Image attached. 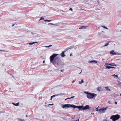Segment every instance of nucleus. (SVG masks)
I'll list each match as a JSON object with an SVG mask.
<instances>
[{"label":"nucleus","instance_id":"17","mask_svg":"<svg viewBox=\"0 0 121 121\" xmlns=\"http://www.w3.org/2000/svg\"><path fill=\"white\" fill-rule=\"evenodd\" d=\"M84 82V81L82 79L81 80V81H79L78 83L79 84H81L82 83H83Z\"/></svg>","mask_w":121,"mask_h":121},{"label":"nucleus","instance_id":"44","mask_svg":"<svg viewBox=\"0 0 121 121\" xmlns=\"http://www.w3.org/2000/svg\"><path fill=\"white\" fill-rule=\"evenodd\" d=\"M82 70H81V72L80 73H79V74H80L81 73H82Z\"/></svg>","mask_w":121,"mask_h":121},{"label":"nucleus","instance_id":"23","mask_svg":"<svg viewBox=\"0 0 121 121\" xmlns=\"http://www.w3.org/2000/svg\"><path fill=\"white\" fill-rule=\"evenodd\" d=\"M85 27L84 26H82L80 28H79V29H83V28H85Z\"/></svg>","mask_w":121,"mask_h":121},{"label":"nucleus","instance_id":"10","mask_svg":"<svg viewBox=\"0 0 121 121\" xmlns=\"http://www.w3.org/2000/svg\"><path fill=\"white\" fill-rule=\"evenodd\" d=\"M105 89H106V90L111 91V90L110 88H109V86H107L105 87Z\"/></svg>","mask_w":121,"mask_h":121},{"label":"nucleus","instance_id":"9","mask_svg":"<svg viewBox=\"0 0 121 121\" xmlns=\"http://www.w3.org/2000/svg\"><path fill=\"white\" fill-rule=\"evenodd\" d=\"M110 54H112V55H115L116 54L115 52L114 51L112 50L110 52Z\"/></svg>","mask_w":121,"mask_h":121},{"label":"nucleus","instance_id":"21","mask_svg":"<svg viewBox=\"0 0 121 121\" xmlns=\"http://www.w3.org/2000/svg\"><path fill=\"white\" fill-rule=\"evenodd\" d=\"M96 111H97L99 112V109L98 108H96Z\"/></svg>","mask_w":121,"mask_h":121},{"label":"nucleus","instance_id":"7","mask_svg":"<svg viewBox=\"0 0 121 121\" xmlns=\"http://www.w3.org/2000/svg\"><path fill=\"white\" fill-rule=\"evenodd\" d=\"M108 107L106 108L103 107L102 108L99 109V113H104L108 108Z\"/></svg>","mask_w":121,"mask_h":121},{"label":"nucleus","instance_id":"14","mask_svg":"<svg viewBox=\"0 0 121 121\" xmlns=\"http://www.w3.org/2000/svg\"><path fill=\"white\" fill-rule=\"evenodd\" d=\"M110 65L116 66V64L115 63H111L110 64Z\"/></svg>","mask_w":121,"mask_h":121},{"label":"nucleus","instance_id":"26","mask_svg":"<svg viewBox=\"0 0 121 121\" xmlns=\"http://www.w3.org/2000/svg\"><path fill=\"white\" fill-rule=\"evenodd\" d=\"M44 17H41L40 19L39 20V21L41 20H43L44 19Z\"/></svg>","mask_w":121,"mask_h":121},{"label":"nucleus","instance_id":"13","mask_svg":"<svg viewBox=\"0 0 121 121\" xmlns=\"http://www.w3.org/2000/svg\"><path fill=\"white\" fill-rule=\"evenodd\" d=\"M12 104H13L14 105L16 106H18L19 105V103L18 102L16 104H15L13 103H12Z\"/></svg>","mask_w":121,"mask_h":121},{"label":"nucleus","instance_id":"3","mask_svg":"<svg viewBox=\"0 0 121 121\" xmlns=\"http://www.w3.org/2000/svg\"><path fill=\"white\" fill-rule=\"evenodd\" d=\"M73 105H72L69 104H64L62 106V107L63 108H69L70 107H73Z\"/></svg>","mask_w":121,"mask_h":121},{"label":"nucleus","instance_id":"32","mask_svg":"<svg viewBox=\"0 0 121 121\" xmlns=\"http://www.w3.org/2000/svg\"><path fill=\"white\" fill-rule=\"evenodd\" d=\"M115 68V67H111V68L113 69V68Z\"/></svg>","mask_w":121,"mask_h":121},{"label":"nucleus","instance_id":"52","mask_svg":"<svg viewBox=\"0 0 121 121\" xmlns=\"http://www.w3.org/2000/svg\"><path fill=\"white\" fill-rule=\"evenodd\" d=\"M120 95L121 96V94H120Z\"/></svg>","mask_w":121,"mask_h":121},{"label":"nucleus","instance_id":"6","mask_svg":"<svg viewBox=\"0 0 121 121\" xmlns=\"http://www.w3.org/2000/svg\"><path fill=\"white\" fill-rule=\"evenodd\" d=\"M55 63L57 65H59L60 64V58L57 57L54 60Z\"/></svg>","mask_w":121,"mask_h":121},{"label":"nucleus","instance_id":"12","mask_svg":"<svg viewBox=\"0 0 121 121\" xmlns=\"http://www.w3.org/2000/svg\"><path fill=\"white\" fill-rule=\"evenodd\" d=\"M64 52H63L61 53V56L62 57H64L65 56V54Z\"/></svg>","mask_w":121,"mask_h":121},{"label":"nucleus","instance_id":"28","mask_svg":"<svg viewBox=\"0 0 121 121\" xmlns=\"http://www.w3.org/2000/svg\"><path fill=\"white\" fill-rule=\"evenodd\" d=\"M69 10L72 11H73V9H72V8H71L69 9Z\"/></svg>","mask_w":121,"mask_h":121},{"label":"nucleus","instance_id":"46","mask_svg":"<svg viewBox=\"0 0 121 121\" xmlns=\"http://www.w3.org/2000/svg\"><path fill=\"white\" fill-rule=\"evenodd\" d=\"M70 55V56H72V54H71Z\"/></svg>","mask_w":121,"mask_h":121},{"label":"nucleus","instance_id":"25","mask_svg":"<svg viewBox=\"0 0 121 121\" xmlns=\"http://www.w3.org/2000/svg\"><path fill=\"white\" fill-rule=\"evenodd\" d=\"M102 27H103L105 29H108V28L106 26H102Z\"/></svg>","mask_w":121,"mask_h":121},{"label":"nucleus","instance_id":"45","mask_svg":"<svg viewBox=\"0 0 121 121\" xmlns=\"http://www.w3.org/2000/svg\"><path fill=\"white\" fill-rule=\"evenodd\" d=\"M119 84H121V82H119Z\"/></svg>","mask_w":121,"mask_h":121},{"label":"nucleus","instance_id":"30","mask_svg":"<svg viewBox=\"0 0 121 121\" xmlns=\"http://www.w3.org/2000/svg\"><path fill=\"white\" fill-rule=\"evenodd\" d=\"M75 97L74 96H72L71 97V98H70V99H72V98H73L74 97Z\"/></svg>","mask_w":121,"mask_h":121},{"label":"nucleus","instance_id":"16","mask_svg":"<svg viewBox=\"0 0 121 121\" xmlns=\"http://www.w3.org/2000/svg\"><path fill=\"white\" fill-rule=\"evenodd\" d=\"M111 75L112 76H113L115 78L116 77H117V78H118V75H115V74H114V75Z\"/></svg>","mask_w":121,"mask_h":121},{"label":"nucleus","instance_id":"29","mask_svg":"<svg viewBox=\"0 0 121 121\" xmlns=\"http://www.w3.org/2000/svg\"><path fill=\"white\" fill-rule=\"evenodd\" d=\"M54 105V104H49L48 105V106H49V105Z\"/></svg>","mask_w":121,"mask_h":121},{"label":"nucleus","instance_id":"33","mask_svg":"<svg viewBox=\"0 0 121 121\" xmlns=\"http://www.w3.org/2000/svg\"><path fill=\"white\" fill-rule=\"evenodd\" d=\"M91 39H86V40H91Z\"/></svg>","mask_w":121,"mask_h":121},{"label":"nucleus","instance_id":"51","mask_svg":"<svg viewBox=\"0 0 121 121\" xmlns=\"http://www.w3.org/2000/svg\"><path fill=\"white\" fill-rule=\"evenodd\" d=\"M120 31L121 32V30H120Z\"/></svg>","mask_w":121,"mask_h":121},{"label":"nucleus","instance_id":"37","mask_svg":"<svg viewBox=\"0 0 121 121\" xmlns=\"http://www.w3.org/2000/svg\"><path fill=\"white\" fill-rule=\"evenodd\" d=\"M115 103L116 104H117V102H115Z\"/></svg>","mask_w":121,"mask_h":121},{"label":"nucleus","instance_id":"49","mask_svg":"<svg viewBox=\"0 0 121 121\" xmlns=\"http://www.w3.org/2000/svg\"><path fill=\"white\" fill-rule=\"evenodd\" d=\"M27 115H26V117H27Z\"/></svg>","mask_w":121,"mask_h":121},{"label":"nucleus","instance_id":"40","mask_svg":"<svg viewBox=\"0 0 121 121\" xmlns=\"http://www.w3.org/2000/svg\"><path fill=\"white\" fill-rule=\"evenodd\" d=\"M108 103L109 104H111V102H110V101H108Z\"/></svg>","mask_w":121,"mask_h":121},{"label":"nucleus","instance_id":"43","mask_svg":"<svg viewBox=\"0 0 121 121\" xmlns=\"http://www.w3.org/2000/svg\"><path fill=\"white\" fill-rule=\"evenodd\" d=\"M43 63H45V61H44L43 62Z\"/></svg>","mask_w":121,"mask_h":121},{"label":"nucleus","instance_id":"48","mask_svg":"<svg viewBox=\"0 0 121 121\" xmlns=\"http://www.w3.org/2000/svg\"><path fill=\"white\" fill-rule=\"evenodd\" d=\"M103 32V31H102V32Z\"/></svg>","mask_w":121,"mask_h":121},{"label":"nucleus","instance_id":"20","mask_svg":"<svg viewBox=\"0 0 121 121\" xmlns=\"http://www.w3.org/2000/svg\"><path fill=\"white\" fill-rule=\"evenodd\" d=\"M105 67L106 68L108 69H111V66H106Z\"/></svg>","mask_w":121,"mask_h":121},{"label":"nucleus","instance_id":"35","mask_svg":"<svg viewBox=\"0 0 121 121\" xmlns=\"http://www.w3.org/2000/svg\"><path fill=\"white\" fill-rule=\"evenodd\" d=\"M52 46V45H49V48L50 47H51Z\"/></svg>","mask_w":121,"mask_h":121},{"label":"nucleus","instance_id":"5","mask_svg":"<svg viewBox=\"0 0 121 121\" xmlns=\"http://www.w3.org/2000/svg\"><path fill=\"white\" fill-rule=\"evenodd\" d=\"M77 108L79 109L80 110H83V105L82 106H76L73 105V108Z\"/></svg>","mask_w":121,"mask_h":121},{"label":"nucleus","instance_id":"15","mask_svg":"<svg viewBox=\"0 0 121 121\" xmlns=\"http://www.w3.org/2000/svg\"><path fill=\"white\" fill-rule=\"evenodd\" d=\"M38 43V42H34L32 43H29L28 44L30 45H32L34 43Z\"/></svg>","mask_w":121,"mask_h":121},{"label":"nucleus","instance_id":"2","mask_svg":"<svg viewBox=\"0 0 121 121\" xmlns=\"http://www.w3.org/2000/svg\"><path fill=\"white\" fill-rule=\"evenodd\" d=\"M120 117V116L119 115H116L112 116L110 119H112L113 121H115L119 119Z\"/></svg>","mask_w":121,"mask_h":121},{"label":"nucleus","instance_id":"39","mask_svg":"<svg viewBox=\"0 0 121 121\" xmlns=\"http://www.w3.org/2000/svg\"><path fill=\"white\" fill-rule=\"evenodd\" d=\"M0 51H6L4 50H0Z\"/></svg>","mask_w":121,"mask_h":121},{"label":"nucleus","instance_id":"8","mask_svg":"<svg viewBox=\"0 0 121 121\" xmlns=\"http://www.w3.org/2000/svg\"><path fill=\"white\" fill-rule=\"evenodd\" d=\"M83 110H86L88 109L90 107L89 105H86V106L85 107L83 106Z\"/></svg>","mask_w":121,"mask_h":121},{"label":"nucleus","instance_id":"34","mask_svg":"<svg viewBox=\"0 0 121 121\" xmlns=\"http://www.w3.org/2000/svg\"><path fill=\"white\" fill-rule=\"evenodd\" d=\"M51 98L50 99V100H52V98L53 97L52 96H51Z\"/></svg>","mask_w":121,"mask_h":121},{"label":"nucleus","instance_id":"42","mask_svg":"<svg viewBox=\"0 0 121 121\" xmlns=\"http://www.w3.org/2000/svg\"><path fill=\"white\" fill-rule=\"evenodd\" d=\"M79 121V119H78L77 120H76V121Z\"/></svg>","mask_w":121,"mask_h":121},{"label":"nucleus","instance_id":"36","mask_svg":"<svg viewBox=\"0 0 121 121\" xmlns=\"http://www.w3.org/2000/svg\"><path fill=\"white\" fill-rule=\"evenodd\" d=\"M14 25H15V24H13L12 25V26H14Z\"/></svg>","mask_w":121,"mask_h":121},{"label":"nucleus","instance_id":"47","mask_svg":"<svg viewBox=\"0 0 121 121\" xmlns=\"http://www.w3.org/2000/svg\"><path fill=\"white\" fill-rule=\"evenodd\" d=\"M69 114H68L67 115V116H69Z\"/></svg>","mask_w":121,"mask_h":121},{"label":"nucleus","instance_id":"19","mask_svg":"<svg viewBox=\"0 0 121 121\" xmlns=\"http://www.w3.org/2000/svg\"><path fill=\"white\" fill-rule=\"evenodd\" d=\"M60 94H57V95H53V96H52L53 97H55L56 96H58L59 95H60Z\"/></svg>","mask_w":121,"mask_h":121},{"label":"nucleus","instance_id":"1","mask_svg":"<svg viewBox=\"0 0 121 121\" xmlns=\"http://www.w3.org/2000/svg\"><path fill=\"white\" fill-rule=\"evenodd\" d=\"M84 93L87 94V97L90 99H92L95 97L97 96V95L94 93H91L87 92L84 91Z\"/></svg>","mask_w":121,"mask_h":121},{"label":"nucleus","instance_id":"24","mask_svg":"<svg viewBox=\"0 0 121 121\" xmlns=\"http://www.w3.org/2000/svg\"><path fill=\"white\" fill-rule=\"evenodd\" d=\"M110 64H108V63H105V65L106 66H108V65H110Z\"/></svg>","mask_w":121,"mask_h":121},{"label":"nucleus","instance_id":"41","mask_svg":"<svg viewBox=\"0 0 121 121\" xmlns=\"http://www.w3.org/2000/svg\"><path fill=\"white\" fill-rule=\"evenodd\" d=\"M74 82H75V81L74 80H73V82H72V83H73Z\"/></svg>","mask_w":121,"mask_h":121},{"label":"nucleus","instance_id":"18","mask_svg":"<svg viewBox=\"0 0 121 121\" xmlns=\"http://www.w3.org/2000/svg\"><path fill=\"white\" fill-rule=\"evenodd\" d=\"M109 42L108 43H106L105 45L103 46V47H105L109 45Z\"/></svg>","mask_w":121,"mask_h":121},{"label":"nucleus","instance_id":"50","mask_svg":"<svg viewBox=\"0 0 121 121\" xmlns=\"http://www.w3.org/2000/svg\"><path fill=\"white\" fill-rule=\"evenodd\" d=\"M61 71H62V70H61Z\"/></svg>","mask_w":121,"mask_h":121},{"label":"nucleus","instance_id":"4","mask_svg":"<svg viewBox=\"0 0 121 121\" xmlns=\"http://www.w3.org/2000/svg\"><path fill=\"white\" fill-rule=\"evenodd\" d=\"M57 54H54L52 55L50 57V62L52 63L54 60V58L58 55Z\"/></svg>","mask_w":121,"mask_h":121},{"label":"nucleus","instance_id":"22","mask_svg":"<svg viewBox=\"0 0 121 121\" xmlns=\"http://www.w3.org/2000/svg\"><path fill=\"white\" fill-rule=\"evenodd\" d=\"M44 21L45 22H51V20H45Z\"/></svg>","mask_w":121,"mask_h":121},{"label":"nucleus","instance_id":"27","mask_svg":"<svg viewBox=\"0 0 121 121\" xmlns=\"http://www.w3.org/2000/svg\"><path fill=\"white\" fill-rule=\"evenodd\" d=\"M51 24L52 25H54V26H57L58 25L57 24H52V23H51Z\"/></svg>","mask_w":121,"mask_h":121},{"label":"nucleus","instance_id":"38","mask_svg":"<svg viewBox=\"0 0 121 121\" xmlns=\"http://www.w3.org/2000/svg\"><path fill=\"white\" fill-rule=\"evenodd\" d=\"M46 48H49V46H46L45 47Z\"/></svg>","mask_w":121,"mask_h":121},{"label":"nucleus","instance_id":"31","mask_svg":"<svg viewBox=\"0 0 121 121\" xmlns=\"http://www.w3.org/2000/svg\"><path fill=\"white\" fill-rule=\"evenodd\" d=\"M70 99V98H68L66 99H65V100H66L67 99Z\"/></svg>","mask_w":121,"mask_h":121},{"label":"nucleus","instance_id":"11","mask_svg":"<svg viewBox=\"0 0 121 121\" xmlns=\"http://www.w3.org/2000/svg\"><path fill=\"white\" fill-rule=\"evenodd\" d=\"M97 63V61L95 60H93L90 61L89 62V63Z\"/></svg>","mask_w":121,"mask_h":121}]
</instances>
